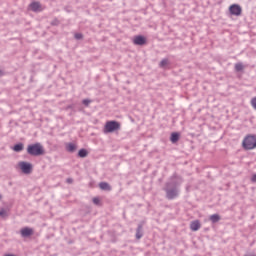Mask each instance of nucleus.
Listing matches in <instances>:
<instances>
[{"mask_svg": "<svg viewBox=\"0 0 256 256\" xmlns=\"http://www.w3.org/2000/svg\"><path fill=\"white\" fill-rule=\"evenodd\" d=\"M50 25H52V27H57L59 26V20L57 18H55L51 23Z\"/></svg>", "mask_w": 256, "mask_h": 256, "instance_id": "obj_22", "label": "nucleus"}, {"mask_svg": "<svg viewBox=\"0 0 256 256\" xmlns=\"http://www.w3.org/2000/svg\"><path fill=\"white\" fill-rule=\"evenodd\" d=\"M252 183H256V174H254L251 178Z\"/></svg>", "mask_w": 256, "mask_h": 256, "instance_id": "obj_26", "label": "nucleus"}, {"mask_svg": "<svg viewBox=\"0 0 256 256\" xmlns=\"http://www.w3.org/2000/svg\"><path fill=\"white\" fill-rule=\"evenodd\" d=\"M229 11L231 15H235V17L241 16L243 13V9L239 6V4H232L229 7Z\"/></svg>", "mask_w": 256, "mask_h": 256, "instance_id": "obj_6", "label": "nucleus"}, {"mask_svg": "<svg viewBox=\"0 0 256 256\" xmlns=\"http://www.w3.org/2000/svg\"><path fill=\"white\" fill-rule=\"evenodd\" d=\"M99 187L102 189V191H111V185H109L107 182H100Z\"/></svg>", "mask_w": 256, "mask_h": 256, "instance_id": "obj_16", "label": "nucleus"}, {"mask_svg": "<svg viewBox=\"0 0 256 256\" xmlns=\"http://www.w3.org/2000/svg\"><path fill=\"white\" fill-rule=\"evenodd\" d=\"M66 183H69V184L73 183V178H67Z\"/></svg>", "mask_w": 256, "mask_h": 256, "instance_id": "obj_27", "label": "nucleus"}, {"mask_svg": "<svg viewBox=\"0 0 256 256\" xmlns=\"http://www.w3.org/2000/svg\"><path fill=\"white\" fill-rule=\"evenodd\" d=\"M92 201L94 205H98V206L101 205V199H99V197H94Z\"/></svg>", "mask_w": 256, "mask_h": 256, "instance_id": "obj_21", "label": "nucleus"}, {"mask_svg": "<svg viewBox=\"0 0 256 256\" xmlns=\"http://www.w3.org/2000/svg\"><path fill=\"white\" fill-rule=\"evenodd\" d=\"M191 231H199L201 229V222L199 220H194L190 223Z\"/></svg>", "mask_w": 256, "mask_h": 256, "instance_id": "obj_11", "label": "nucleus"}, {"mask_svg": "<svg viewBox=\"0 0 256 256\" xmlns=\"http://www.w3.org/2000/svg\"><path fill=\"white\" fill-rule=\"evenodd\" d=\"M18 166L24 175H30V173H33V164H31V162L21 161L18 163Z\"/></svg>", "mask_w": 256, "mask_h": 256, "instance_id": "obj_5", "label": "nucleus"}, {"mask_svg": "<svg viewBox=\"0 0 256 256\" xmlns=\"http://www.w3.org/2000/svg\"><path fill=\"white\" fill-rule=\"evenodd\" d=\"M234 69H235L236 73H241V71H243V69H245V67L243 66V63L239 62V63L235 64Z\"/></svg>", "mask_w": 256, "mask_h": 256, "instance_id": "obj_18", "label": "nucleus"}, {"mask_svg": "<svg viewBox=\"0 0 256 256\" xmlns=\"http://www.w3.org/2000/svg\"><path fill=\"white\" fill-rule=\"evenodd\" d=\"M211 223H219L221 216L219 214H213L209 217Z\"/></svg>", "mask_w": 256, "mask_h": 256, "instance_id": "obj_17", "label": "nucleus"}, {"mask_svg": "<svg viewBox=\"0 0 256 256\" xmlns=\"http://www.w3.org/2000/svg\"><path fill=\"white\" fill-rule=\"evenodd\" d=\"M13 151H15V153H21V151H23V149H25V145L21 142L15 144L12 147Z\"/></svg>", "mask_w": 256, "mask_h": 256, "instance_id": "obj_13", "label": "nucleus"}, {"mask_svg": "<svg viewBox=\"0 0 256 256\" xmlns=\"http://www.w3.org/2000/svg\"><path fill=\"white\" fill-rule=\"evenodd\" d=\"M82 104L85 106V107H89V105L91 104V100L90 99H84L82 101Z\"/></svg>", "mask_w": 256, "mask_h": 256, "instance_id": "obj_24", "label": "nucleus"}, {"mask_svg": "<svg viewBox=\"0 0 256 256\" xmlns=\"http://www.w3.org/2000/svg\"><path fill=\"white\" fill-rule=\"evenodd\" d=\"M251 105L256 110V97L252 98Z\"/></svg>", "mask_w": 256, "mask_h": 256, "instance_id": "obj_25", "label": "nucleus"}, {"mask_svg": "<svg viewBox=\"0 0 256 256\" xmlns=\"http://www.w3.org/2000/svg\"><path fill=\"white\" fill-rule=\"evenodd\" d=\"M89 155V151H87V149L85 148H81L78 151V157H80V159H85V157H87Z\"/></svg>", "mask_w": 256, "mask_h": 256, "instance_id": "obj_15", "label": "nucleus"}, {"mask_svg": "<svg viewBox=\"0 0 256 256\" xmlns=\"http://www.w3.org/2000/svg\"><path fill=\"white\" fill-rule=\"evenodd\" d=\"M3 198V196L2 195H0V199H2Z\"/></svg>", "mask_w": 256, "mask_h": 256, "instance_id": "obj_30", "label": "nucleus"}, {"mask_svg": "<svg viewBox=\"0 0 256 256\" xmlns=\"http://www.w3.org/2000/svg\"><path fill=\"white\" fill-rule=\"evenodd\" d=\"M242 147L245 151H252V149H256V135H246L242 141Z\"/></svg>", "mask_w": 256, "mask_h": 256, "instance_id": "obj_3", "label": "nucleus"}, {"mask_svg": "<svg viewBox=\"0 0 256 256\" xmlns=\"http://www.w3.org/2000/svg\"><path fill=\"white\" fill-rule=\"evenodd\" d=\"M67 109H73L72 105L67 106Z\"/></svg>", "mask_w": 256, "mask_h": 256, "instance_id": "obj_29", "label": "nucleus"}, {"mask_svg": "<svg viewBox=\"0 0 256 256\" xmlns=\"http://www.w3.org/2000/svg\"><path fill=\"white\" fill-rule=\"evenodd\" d=\"M66 151H68V153H75L77 151V145L74 143L66 144Z\"/></svg>", "mask_w": 256, "mask_h": 256, "instance_id": "obj_14", "label": "nucleus"}, {"mask_svg": "<svg viewBox=\"0 0 256 256\" xmlns=\"http://www.w3.org/2000/svg\"><path fill=\"white\" fill-rule=\"evenodd\" d=\"M0 217L2 219H7L9 217V213H7V210H5V208H2L0 210Z\"/></svg>", "mask_w": 256, "mask_h": 256, "instance_id": "obj_20", "label": "nucleus"}, {"mask_svg": "<svg viewBox=\"0 0 256 256\" xmlns=\"http://www.w3.org/2000/svg\"><path fill=\"white\" fill-rule=\"evenodd\" d=\"M181 139V134L179 132H172L170 135L171 143L175 144Z\"/></svg>", "mask_w": 256, "mask_h": 256, "instance_id": "obj_12", "label": "nucleus"}, {"mask_svg": "<svg viewBox=\"0 0 256 256\" xmlns=\"http://www.w3.org/2000/svg\"><path fill=\"white\" fill-rule=\"evenodd\" d=\"M167 65H169V59L167 58L162 59L159 63V67H161V69H164V67H167Z\"/></svg>", "mask_w": 256, "mask_h": 256, "instance_id": "obj_19", "label": "nucleus"}, {"mask_svg": "<svg viewBox=\"0 0 256 256\" xmlns=\"http://www.w3.org/2000/svg\"><path fill=\"white\" fill-rule=\"evenodd\" d=\"M21 237H31L33 235V228L24 227L20 230Z\"/></svg>", "mask_w": 256, "mask_h": 256, "instance_id": "obj_10", "label": "nucleus"}, {"mask_svg": "<svg viewBox=\"0 0 256 256\" xmlns=\"http://www.w3.org/2000/svg\"><path fill=\"white\" fill-rule=\"evenodd\" d=\"M145 225V221H141L139 224H138V226H137V228H136V235H135V237H136V239H141L142 237H143V226Z\"/></svg>", "mask_w": 256, "mask_h": 256, "instance_id": "obj_9", "label": "nucleus"}, {"mask_svg": "<svg viewBox=\"0 0 256 256\" xmlns=\"http://www.w3.org/2000/svg\"><path fill=\"white\" fill-rule=\"evenodd\" d=\"M121 129V123L115 120L107 121L104 126V133H115Z\"/></svg>", "mask_w": 256, "mask_h": 256, "instance_id": "obj_4", "label": "nucleus"}, {"mask_svg": "<svg viewBox=\"0 0 256 256\" xmlns=\"http://www.w3.org/2000/svg\"><path fill=\"white\" fill-rule=\"evenodd\" d=\"M27 153L32 157H41V155H45V148H43L41 143L37 142L35 144L28 145Z\"/></svg>", "mask_w": 256, "mask_h": 256, "instance_id": "obj_2", "label": "nucleus"}, {"mask_svg": "<svg viewBox=\"0 0 256 256\" xmlns=\"http://www.w3.org/2000/svg\"><path fill=\"white\" fill-rule=\"evenodd\" d=\"M74 39H76L77 41H81V39H83V35L81 33H76L74 35Z\"/></svg>", "mask_w": 256, "mask_h": 256, "instance_id": "obj_23", "label": "nucleus"}, {"mask_svg": "<svg viewBox=\"0 0 256 256\" xmlns=\"http://www.w3.org/2000/svg\"><path fill=\"white\" fill-rule=\"evenodd\" d=\"M133 44L134 45H140V46L146 45L147 44V38H145V36H143V35L135 36L134 39H133Z\"/></svg>", "mask_w": 256, "mask_h": 256, "instance_id": "obj_8", "label": "nucleus"}, {"mask_svg": "<svg viewBox=\"0 0 256 256\" xmlns=\"http://www.w3.org/2000/svg\"><path fill=\"white\" fill-rule=\"evenodd\" d=\"M183 183V177L174 173L167 181L163 187V191L166 193L165 197L168 201H173L179 197V187Z\"/></svg>", "mask_w": 256, "mask_h": 256, "instance_id": "obj_1", "label": "nucleus"}, {"mask_svg": "<svg viewBox=\"0 0 256 256\" xmlns=\"http://www.w3.org/2000/svg\"><path fill=\"white\" fill-rule=\"evenodd\" d=\"M3 75H5V72H3V70H0V77H3Z\"/></svg>", "mask_w": 256, "mask_h": 256, "instance_id": "obj_28", "label": "nucleus"}, {"mask_svg": "<svg viewBox=\"0 0 256 256\" xmlns=\"http://www.w3.org/2000/svg\"><path fill=\"white\" fill-rule=\"evenodd\" d=\"M30 11H33V13H41L43 11V6L41 5V2L34 1L29 4Z\"/></svg>", "mask_w": 256, "mask_h": 256, "instance_id": "obj_7", "label": "nucleus"}]
</instances>
